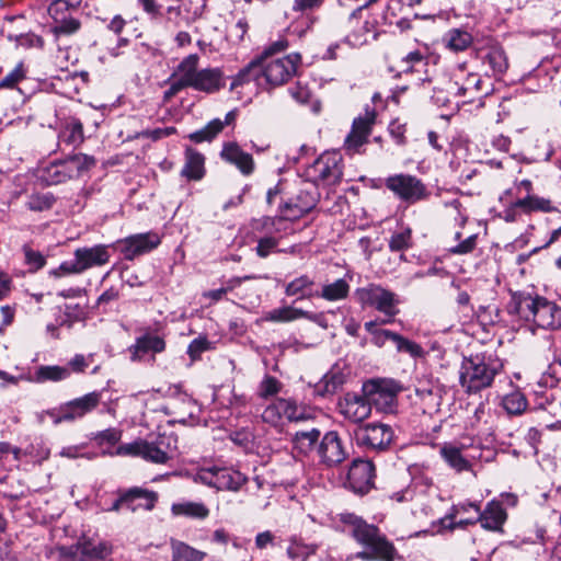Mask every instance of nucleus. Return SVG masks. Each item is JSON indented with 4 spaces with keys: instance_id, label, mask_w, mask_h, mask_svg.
Returning <instances> with one entry per match:
<instances>
[{
    "instance_id": "obj_14",
    "label": "nucleus",
    "mask_w": 561,
    "mask_h": 561,
    "mask_svg": "<svg viewBox=\"0 0 561 561\" xmlns=\"http://www.w3.org/2000/svg\"><path fill=\"white\" fill-rule=\"evenodd\" d=\"M375 112H366L364 116L356 117L353 121L351 131L346 136L343 149L348 156L362 153V148L368 142V137L375 124Z\"/></svg>"
},
{
    "instance_id": "obj_56",
    "label": "nucleus",
    "mask_w": 561,
    "mask_h": 561,
    "mask_svg": "<svg viewBox=\"0 0 561 561\" xmlns=\"http://www.w3.org/2000/svg\"><path fill=\"white\" fill-rule=\"evenodd\" d=\"M22 250L24 253L25 264L28 266L31 272H36L45 266L46 259L39 251L32 249L27 244L23 245Z\"/></svg>"
},
{
    "instance_id": "obj_35",
    "label": "nucleus",
    "mask_w": 561,
    "mask_h": 561,
    "mask_svg": "<svg viewBox=\"0 0 561 561\" xmlns=\"http://www.w3.org/2000/svg\"><path fill=\"white\" fill-rule=\"evenodd\" d=\"M253 80L257 82V85L263 87L260 62L256 58L231 77L230 90L243 87Z\"/></svg>"
},
{
    "instance_id": "obj_46",
    "label": "nucleus",
    "mask_w": 561,
    "mask_h": 561,
    "mask_svg": "<svg viewBox=\"0 0 561 561\" xmlns=\"http://www.w3.org/2000/svg\"><path fill=\"white\" fill-rule=\"evenodd\" d=\"M318 549V543H305L294 538L290 540V545L287 548V556L291 560L307 561L309 557L316 554Z\"/></svg>"
},
{
    "instance_id": "obj_7",
    "label": "nucleus",
    "mask_w": 561,
    "mask_h": 561,
    "mask_svg": "<svg viewBox=\"0 0 561 561\" xmlns=\"http://www.w3.org/2000/svg\"><path fill=\"white\" fill-rule=\"evenodd\" d=\"M95 165V159L84 153H77L61 161H55L41 169L39 178L47 185H57L79 176Z\"/></svg>"
},
{
    "instance_id": "obj_44",
    "label": "nucleus",
    "mask_w": 561,
    "mask_h": 561,
    "mask_svg": "<svg viewBox=\"0 0 561 561\" xmlns=\"http://www.w3.org/2000/svg\"><path fill=\"white\" fill-rule=\"evenodd\" d=\"M320 437V431L312 428L310 431L297 432L293 438L295 448L304 455L311 453Z\"/></svg>"
},
{
    "instance_id": "obj_41",
    "label": "nucleus",
    "mask_w": 561,
    "mask_h": 561,
    "mask_svg": "<svg viewBox=\"0 0 561 561\" xmlns=\"http://www.w3.org/2000/svg\"><path fill=\"white\" fill-rule=\"evenodd\" d=\"M348 293V283L343 278H339L331 284L324 285L320 293H316V296H319L328 301H336L346 298Z\"/></svg>"
},
{
    "instance_id": "obj_43",
    "label": "nucleus",
    "mask_w": 561,
    "mask_h": 561,
    "mask_svg": "<svg viewBox=\"0 0 561 561\" xmlns=\"http://www.w3.org/2000/svg\"><path fill=\"white\" fill-rule=\"evenodd\" d=\"M516 206H519L522 211L525 214H529L531 211L550 213L556 209L550 199L536 195H527L524 198H518L516 201Z\"/></svg>"
},
{
    "instance_id": "obj_34",
    "label": "nucleus",
    "mask_w": 561,
    "mask_h": 561,
    "mask_svg": "<svg viewBox=\"0 0 561 561\" xmlns=\"http://www.w3.org/2000/svg\"><path fill=\"white\" fill-rule=\"evenodd\" d=\"M465 447V445L457 447L453 444H444L439 450L442 458L457 472L467 471L471 468L470 461L461 454V449Z\"/></svg>"
},
{
    "instance_id": "obj_28",
    "label": "nucleus",
    "mask_w": 561,
    "mask_h": 561,
    "mask_svg": "<svg viewBox=\"0 0 561 561\" xmlns=\"http://www.w3.org/2000/svg\"><path fill=\"white\" fill-rule=\"evenodd\" d=\"M205 173V157L194 148L187 147L184 152L181 175L187 181H201Z\"/></svg>"
},
{
    "instance_id": "obj_42",
    "label": "nucleus",
    "mask_w": 561,
    "mask_h": 561,
    "mask_svg": "<svg viewBox=\"0 0 561 561\" xmlns=\"http://www.w3.org/2000/svg\"><path fill=\"white\" fill-rule=\"evenodd\" d=\"M314 285L313 278L308 275H301L291 282H289L285 287V294L287 296H297L300 298L312 297L316 296V293H312V287Z\"/></svg>"
},
{
    "instance_id": "obj_57",
    "label": "nucleus",
    "mask_w": 561,
    "mask_h": 561,
    "mask_svg": "<svg viewBox=\"0 0 561 561\" xmlns=\"http://www.w3.org/2000/svg\"><path fill=\"white\" fill-rule=\"evenodd\" d=\"M139 490L141 492L146 493L147 495H146V497L144 495V496H138V497L134 499L135 507L129 508V511L136 512L139 508H142L146 511H151L158 501V494L153 491H149V490H146L142 488H139Z\"/></svg>"
},
{
    "instance_id": "obj_39",
    "label": "nucleus",
    "mask_w": 561,
    "mask_h": 561,
    "mask_svg": "<svg viewBox=\"0 0 561 561\" xmlns=\"http://www.w3.org/2000/svg\"><path fill=\"white\" fill-rule=\"evenodd\" d=\"M244 482L245 478L239 471L219 467L215 489L237 491Z\"/></svg>"
},
{
    "instance_id": "obj_52",
    "label": "nucleus",
    "mask_w": 561,
    "mask_h": 561,
    "mask_svg": "<svg viewBox=\"0 0 561 561\" xmlns=\"http://www.w3.org/2000/svg\"><path fill=\"white\" fill-rule=\"evenodd\" d=\"M392 336L394 337L393 343L396 344L398 352L407 353L414 358L423 356L424 351L420 344L402 336L399 333H396V335Z\"/></svg>"
},
{
    "instance_id": "obj_8",
    "label": "nucleus",
    "mask_w": 561,
    "mask_h": 561,
    "mask_svg": "<svg viewBox=\"0 0 561 561\" xmlns=\"http://www.w3.org/2000/svg\"><path fill=\"white\" fill-rule=\"evenodd\" d=\"M356 296L363 306L371 307L389 318V320H383L382 323L390 322L400 312L399 305L401 300L399 296L381 285L369 284L366 287L358 288Z\"/></svg>"
},
{
    "instance_id": "obj_18",
    "label": "nucleus",
    "mask_w": 561,
    "mask_h": 561,
    "mask_svg": "<svg viewBox=\"0 0 561 561\" xmlns=\"http://www.w3.org/2000/svg\"><path fill=\"white\" fill-rule=\"evenodd\" d=\"M357 437L363 445L374 449H385L393 439V431L386 423H364Z\"/></svg>"
},
{
    "instance_id": "obj_22",
    "label": "nucleus",
    "mask_w": 561,
    "mask_h": 561,
    "mask_svg": "<svg viewBox=\"0 0 561 561\" xmlns=\"http://www.w3.org/2000/svg\"><path fill=\"white\" fill-rule=\"evenodd\" d=\"M469 506L477 513L478 520L484 529L497 531L506 520V512L497 501L488 503L483 512H481L480 507L474 503H470Z\"/></svg>"
},
{
    "instance_id": "obj_23",
    "label": "nucleus",
    "mask_w": 561,
    "mask_h": 561,
    "mask_svg": "<svg viewBox=\"0 0 561 561\" xmlns=\"http://www.w3.org/2000/svg\"><path fill=\"white\" fill-rule=\"evenodd\" d=\"M73 256L78 260L82 272L95 267L102 266L110 262L108 245L96 244L93 247H83L75 250Z\"/></svg>"
},
{
    "instance_id": "obj_53",
    "label": "nucleus",
    "mask_w": 561,
    "mask_h": 561,
    "mask_svg": "<svg viewBox=\"0 0 561 561\" xmlns=\"http://www.w3.org/2000/svg\"><path fill=\"white\" fill-rule=\"evenodd\" d=\"M26 78V68L20 61L13 70L0 80V89H14L16 85Z\"/></svg>"
},
{
    "instance_id": "obj_11",
    "label": "nucleus",
    "mask_w": 561,
    "mask_h": 561,
    "mask_svg": "<svg viewBox=\"0 0 561 561\" xmlns=\"http://www.w3.org/2000/svg\"><path fill=\"white\" fill-rule=\"evenodd\" d=\"M342 160L340 152L327 151L310 165L308 172L316 183L337 184L343 175Z\"/></svg>"
},
{
    "instance_id": "obj_25",
    "label": "nucleus",
    "mask_w": 561,
    "mask_h": 561,
    "mask_svg": "<svg viewBox=\"0 0 561 561\" xmlns=\"http://www.w3.org/2000/svg\"><path fill=\"white\" fill-rule=\"evenodd\" d=\"M347 378V373L339 364L331 369L313 386V393L319 397L334 394L342 388Z\"/></svg>"
},
{
    "instance_id": "obj_12",
    "label": "nucleus",
    "mask_w": 561,
    "mask_h": 561,
    "mask_svg": "<svg viewBox=\"0 0 561 561\" xmlns=\"http://www.w3.org/2000/svg\"><path fill=\"white\" fill-rule=\"evenodd\" d=\"M375 466L367 459H354L348 468L345 486L358 495L367 494L374 486Z\"/></svg>"
},
{
    "instance_id": "obj_24",
    "label": "nucleus",
    "mask_w": 561,
    "mask_h": 561,
    "mask_svg": "<svg viewBox=\"0 0 561 561\" xmlns=\"http://www.w3.org/2000/svg\"><path fill=\"white\" fill-rule=\"evenodd\" d=\"M225 85V76L220 68H204L199 70L190 88L213 94L220 91Z\"/></svg>"
},
{
    "instance_id": "obj_27",
    "label": "nucleus",
    "mask_w": 561,
    "mask_h": 561,
    "mask_svg": "<svg viewBox=\"0 0 561 561\" xmlns=\"http://www.w3.org/2000/svg\"><path fill=\"white\" fill-rule=\"evenodd\" d=\"M238 111L232 110L228 112L225 119L215 118L210 121L205 127L188 135V138L196 142L211 141L219 133L222 131L225 126L232 125L237 118Z\"/></svg>"
},
{
    "instance_id": "obj_64",
    "label": "nucleus",
    "mask_w": 561,
    "mask_h": 561,
    "mask_svg": "<svg viewBox=\"0 0 561 561\" xmlns=\"http://www.w3.org/2000/svg\"><path fill=\"white\" fill-rule=\"evenodd\" d=\"M209 346L210 343L206 337L194 339L187 347V354L192 360H196L201 357L202 353L209 348Z\"/></svg>"
},
{
    "instance_id": "obj_21",
    "label": "nucleus",
    "mask_w": 561,
    "mask_h": 561,
    "mask_svg": "<svg viewBox=\"0 0 561 561\" xmlns=\"http://www.w3.org/2000/svg\"><path fill=\"white\" fill-rule=\"evenodd\" d=\"M220 158L227 163L234 165L244 176H249L254 172L255 163L253 157L242 150L234 141H228L222 145Z\"/></svg>"
},
{
    "instance_id": "obj_19",
    "label": "nucleus",
    "mask_w": 561,
    "mask_h": 561,
    "mask_svg": "<svg viewBox=\"0 0 561 561\" xmlns=\"http://www.w3.org/2000/svg\"><path fill=\"white\" fill-rule=\"evenodd\" d=\"M112 553V545L106 541L93 542L89 538H81L76 545L68 548V554L78 561H102Z\"/></svg>"
},
{
    "instance_id": "obj_54",
    "label": "nucleus",
    "mask_w": 561,
    "mask_h": 561,
    "mask_svg": "<svg viewBox=\"0 0 561 561\" xmlns=\"http://www.w3.org/2000/svg\"><path fill=\"white\" fill-rule=\"evenodd\" d=\"M288 45V41L285 37H279L278 39L265 46V48L256 59L259 61H264L267 59L279 58L277 55L286 51Z\"/></svg>"
},
{
    "instance_id": "obj_47",
    "label": "nucleus",
    "mask_w": 561,
    "mask_h": 561,
    "mask_svg": "<svg viewBox=\"0 0 561 561\" xmlns=\"http://www.w3.org/2000/svg\"><path fill=\"white\" fill-rule=\"evenodd\" d=\"M502 407L510 416L520 415L527 408V400L520 391H513L502 399Z\"/></svg>"
},
{
    "instance_id": "obj_58",
    "label": "nucleus",
    "mask_w": 561,
    "mask_h": 561,
    "mask_svg": "<svg viewBox=\"0 0 561 561\" xmlns=\"http://www.w3.org/2000/svg\"><path fill=\"white\" fill-rule=\"evenodd\" d=\"M229 437L236 445L243 447L244 449L250 448L254 440V434L249 430V427L231 432Z\"/></svg>"
},
{
    "instance_id": "obj_38",
    "label": "nucleus",
    "mask_w": 561,
    "mask_h": 561,
    "mask_svg": "<svg viewBox=\"0 0 561 561\" xmlns=\"http://www.w3.org/2000/svg\"><path fill=\"white\" fill-rule=\"evenodd\" d=\"M198 60L199 57L196 54L186 56L176 67L173 77L179 78L190 87L201 70L198 69Z\"/></svg>"
},
{
    "instance_id": "obj_17",
    "label": "nucleus",
    "mask_w": 561,
    "mask_h": 561,
    "mask_svg": "<svg viewBox=\"0 0 561 561\" xmlns=\"http://www.w3.org/2000/svg\"><path fill=\"white\" fill-rule=\"evenodd\" d=\"M318 454L321 463L327 467H335L342 463L348 456L337 433L333 431L324 434L318 445Z\"/></svg>"
},
{
    "instance_id": "obj_48",
    "label": "nucleus",
    "mask_w": 561,
    "mask_h": 561,
    "mask_svg": "<svg viewBox=\"0 0 561 561\" xmlns=\"http://www.w3.org/2000/svg\"><path fill=\"white\" fill-rule=\"evenodd\" d=\"M60 14H57L56 18H53L55 20V25L53 27V32L55 35H71L77 33L80 27L81 23L78 19L69 15V16H59Z\"/></svg>"
},
{
    "instance_id": "obj_61",
    "label": "nucleus",
    "mask_w": 561,
    "mask_h": 561,
    "mask_svg": "<svg viewBox=\"0 0 561 561\" xmlns=\"http://www.w3.org/2000/svg\"><path fill=\"white\" fill-rule=\"evenodd\" d=\"M477 239H478L477 234H471V236L467 237L465 240L450 247L448 249V251L451 254H457V255H463V254L471 253L477 247Z\"/></svg>"
},
{
    "instance_id": "obj_45",
    "label": "nucleus",
    "mask_w": 561,
    "mask_h": 561,
    "mask_svg": "<svg viewBox=\"0 0 561 561\" xmlns=\"http://www.w3.org/2000/svg\"><path fill=\"white\" fill-rule=\"evenodd\" d=\"M56 197L49 192L32 193L25 203V207L31 211H46L53 208Z\"/></svg>"
},
{
    "instance_id": "obj_10",
    "label": "nucleus",
    "mask_w": 561,
    "mask_h": 561,
    "mask_svg": "<svg viewBox=\"0 0 561 561\" xmlns=\"http://www.w3.org/2000/svg\"><path fill=\"white\" fill-rule=\"evenodd\" d=\"M385 185L397 197L408 204L425 201L430 196V192L422 180L408 173L388 176Z\"/></svg>"
},
{
    "instance_id": "obj_4",
    "label": "nucleus",
    "mask_w": 561,
    "mask_h": 561,
    "mask_svg": "<svg viewBox=\"0 0 561 561\" xmlns=\"http://www.w3.org/2000/svg\"><path fill=\"white\" fill-rule=\"evenodd\" d=\"M500 365L484 357L463 358L459 370V382L467 393H477L490 387Z\"/></svg>"
},
{
    "instance_id": "obj_2",
    "label": "nucleus",
    "mask_w": 561,
    "mask_h": 561,
    "mask_svg": "<svg viewBox=\"0 0 561 561\" xmlns=\"http://www.w3.org/2000/svg\"><path fill=\"white\" fill-rule=\"evenodd\" d=\"M374 1L370 0L355 9L343 24L345 41L353 47H360L370 38L376 39L378 25L387 23L383 12L369 11V5Z\"/></svg>"
},
{
    "instance_id": "obj_60",
    "label": "nucleus",
    "mask_w": 561,
    "mask_h": 561,
    "mask_svg": "<svg viewBox=\"0 0 561 561\" xmlns=\"http://www.w3.org/2000/svg\"><path fill=\"white\" fill-rule=\"evenodd\" d=\"M82 0H56L54 1L49 8L48 12L51 18H56L57 14H61L65 10H76L80 7Z\"/></svg>"
},
{
    "instance_id": "obj_51",
    "label": "nucleus",
    "mask_w": 561,
    "mask_h": 561,
    "mask_svg": "<svg viewBox=\"0 0 561 561\" xmlns=\"http://www.w3.org/2000/svg\"><path fill=\"white\" fill-rule=\"evenodd\" d=\"M69 376V368L61 366H41L36 373L37 380L39 381H59L67 379Z\"/></svg>"
},
{
    "instance_id": "obj_15",
    "label": "nucleus",
    "mask_w": 561,
    "mask_h": 561,
    "mask_svg": "<svg viewBox=\"0 0 561 561\" xmlns=\"http://www.w3.org/2000/svg\"><path fill=\"white\" fill-rule=\"evenodd\" d=\"M100 392H90L82 398L72 400L61 407L60 409H53L47 411L46 414L54 419V421H68L77 417H82L87 412L96 408L100 402Z\"/></svg>"
},
{
    "instance_id": "obj_50",
    "label": "nucleus",
    "mask_w": 561,
    "mask_h": 561,
    "mask_svg": "<svg viewBox=\"0 0 561 561\" xmlns=\"http://www.w3.org/2000/svg\"><path fill=\"white\" fill-rule=\"evenodd\" d=\"M255 241L257 243L255 247V253L261 259L267 257L271 253L283 251L277 249L279 238L276 237V234L259 236Z\"/></svg>"
},
{
    "instance_id": "obj_55",
    "label": "nucleus",
    "mask_w": 561,
    "mask_h": 561,
    "mask_svg": "<svg viewBox=\"0 0 561 561\" xmlns=\"http://www.w3.org/2000/svg\"><path fill=\"white\" fill-rule=\"evenodd\" d=\"M411 236L412 231L410 228L394 232L389 240V249L393 252L409 249L411 247Z\"/></svg>"
},
{
    "instance_id": "obj_49",
    "label": "nucleus",
    "mask_w": 561,
    "mask_h": 561,
    "mask_svg": "<svg viewBox=\"0 0 561 561\" xmlns=\"http://www.w3.org/2000/svg\"><path fill=\"white\" fill-rule=\"evenodd\" d=\"M144 495L146 496L147 494L141 492L137 486L122 491L107 511L118 512L122 507H126L127 510L134 508V499Z\"/></svg>"
},
{
    "instance_id": "obj_36",
    "label": "nucleus",
    "mask_w": 561,
    "mask_h": 561,
    "mask_svg": "<svg viewBox=\"0 0 561 561\" xmlns=\"http://www.w3.org/2000/svg\"><path fill=\"white\" fill-rule=\"evenodd\" d=\"M171 513L174 516H185L194 519H205L209 515V510L203 503L186 501L173 503L171 506Z\"/></svg>"
},
{
    "instance_id": "obj_5",
    "label": "nucleus",
    "mask_w": 561,
    "mask_h": 561,
    "mask_svg": "<svg viewBox=\"0 0 561 561\" xmlns=\"http://www.w3.org/2000/svg\"><path fill=\"white\" fill-rule=\"evenodd\" d=\"M404 390L403 385L393 378H371L363 383V393L371 408L385 415L396 413L398 396Z\"/></svg>"
},
{
    "instance_id": "obj_33",
    "label": "nucleus",
    "mask_w": 561,
    "mask_h": 561,
    "mask_svg": "<svg viewBox=\"0 0 561 561\" xmlns=\"http://www.w3.org/2000/svg\"><path fill=\"white\" fill-rule=\"evenodd\" d=\"M170 548L172 561H204L207 556L206 552L173 538L170 540Z\"/></svg>"
},
{
    "instance_id": "obj_40",
    "label": "nucleus",
    "mask_w": 561,
    "mask_h": 561,
    "mask_svg": "<svg viewBox=\"0 0 561 561\" xmlns=\"http://www.w3.org/2000/svg\"><path fill=\"white\" fill-rule=\"evenodd\" d=\"M83 125L78 118H71L59 133V141L77 147L83 142Z\"/></svg>"
},
{
    "instance_id": "obj_59",
    "label": "nucleus",
    "mask_w": 561,
    "mask_h": 561,
    "mask_svg": "<svg viewBox=\"0 0 561 561\" xmlns=\"http://www.w3.org/2000/svg\"><path fill=\"white\" fill-rule=\"evenodd\" d=\"M282 383L272 376H266L260 383L259 394L262 398H267L277 394L280 391Z\"/></svg>"
},
{
    "instance_id": "obj_37",
    "label": "nucleus",
    "mask_w": 561,
    "mask_h": 561,
    "mask_svg": "<svg viewBox=\"0 0 561 561\" xmlns=\"http://www.w3.org/2000/svg\"><path fill=\"white\" fill-rule=\"evenodd\" d=\"M443 42L445 43L446 48L458 53L468 49L473 43V37L465 30L451 28L445 34Z\"/></svg>"
},
{
    "instance_id": "obj_32",
    "label": "nucleus",
    "mask_w": 561,
    "mask_h": 561,
    "mask_svg": "<svg viewBox=\"0 0 561 561\" xmlns=\"http://www.w3.org/2000/svg\"><path fill=\"white\" fill-rule=\"evenodd\" d=\"M284 224L285 220L283 218H272L268 216L252 219L250 222L251 239L256 240L259 236L279 233L285 230V228L282 227Z\"/></svg>"
},
{
    "instance_id": "obj_20",
    "label": "nucleus",
    "mask_w": 561,
    "mask_h": 561,
    "mask_svg": "<svg viewBox=\"0 0 561 561\" xmlns=\"http://www.w3.org/2000/svg\"><path fill=\"white\" fill-rule=\"evenodd\" d=\"M337 409L348 421H365L371 412V404L365 396L346 393L339 401Z\"/></svg>"
},
{
    "instance_id": "obj_16",
    "label": "nucleus",
    "mask_w": 561,
    "mask_h": 561,
    "mask_svg": "<svg viewBox=\"0 0 561 561\" xmlns=\"http://www.w3.org/2000/svg\"><path fill=\"white\" fill-rule=\"evenodd\" d=\"M317 417L318 415L314 412L306 414L299 411L295 400L284 398L276 399L263 413V421H308Z\"/></svg>"
},
{
    "instance_id": "obj_26",
    "label": "nucleus",
    "mask_w": 561,
    "mask_h": 561,
    "mask_svg": "<svg viewBox=\"0 0 561 561\" xmlns=\"http://www.w3.org/2000/svg\"><path fill=\"white\" fill-rule=\"evenodd\" d=\"M482 65L486 67L485 75L493 77L503 76L508 69V59L506 53L501 46L489 47L484 53H480Z\"/></svg>"
},
{
    "instance_id": "obj_29",
    "label": "nucleus",
    "mask_w": 561,
    "mask_h": 561,
    "mask_svg": "<svg viewBox=\"0 0 561 561\" xmlns=\"http://www.w3.org/2000/svg\"><path fill=\"white\" fill-rule=\"evenodd\" d=\"M300 318L309 319L319 324H322L321 320H323L321 314H313L290 306L273 309L264 316V320L270 322H290Z\"/></svg>"
},
{
    "instance_id": "obj_63",
    "label": "nucleus",
    "mask_w": 561,
    "mask_h": 561,
    "mask_svg": "<svg viewBox=\"0 0 561 561\" xmlns=\"http://www.w3.org/2000/svg\"><path fill=\"white\" fill-rule=\"evenodd\" d=\"M424 64V56L420 50L410 51L401 59V70L412 72L416 65Z\"/></svg>"
},
{
    "instance_id": "obj_31",
    "label": "nucleus",
    "mask_w": 561,
    "mask_h": 561,
    "mask_svg": "<svg viewBox=\"0 0 561 561\" xmlns=\"http://www.w3.org/2000/svg\"><path fill=\"white\" fill-rule=\"evenodd\" d=\"M481 84L482 79L478 73H468L461 84L455 81L449 83V88L455 95L465 98L466 102H472L482 91Z\"/></svg>"
},
{
    "instance_id": "obj_62",
    "label": "nucleus",
    "mask_w": 561,
    "mask_h": 561,
    "mask_svg": "<svg viewBox=\"0 0 561 561\" xmlns=\"http://www.w3.org/2000/svg\"><path fill=\"white\" fill-rule=\"evenodd\" d=\"M83 273L78 260L73 256L72 261H65L62 262L58 268L53 270L50 272V275L55 277H60L64 275H70V274H81Z\"/></svg>"
},
{
    "instance_id": "obj_9",
    "label": "nucleus",
    "mask_w": 561,
    "mask_h": 561,
    "mask_svg": "<svg viewBox=\"0 0 561 561\" xmlns=\"http://www.w3.org/2000/svg\"><path fill=\"white\" fill-rule=\"evenodd\" d=\"M300 61L299 54H289L280 58L259 61L263 85L274 88L285 84L296 75Z\"/></svg>"
},
{
    "instance_id": "obj_30",
    "label": "nucleus",
    "mask_w": 561,
    "mask_h": 561,
    "mask_svg": "<svg viewBox=\"0 0 561 561\" xmlns=\"http://www.w3.org/2000/svg\"><path fill=\"white\" fill-rule=\"evenodd\" d=\"M164 348L165 342L162 337L146 333L136 339L135 344L129 347V352L131 354V359L137 360L144 354L149 352L161 353Z\"/></svg>"
},
{
    "instance_id": "obj_6",
    "label": "nucleus",
    "mask_w": 561,
    "mask_h": 561,
    "mask_svg": "<svg viewBox=\"0 0 561 561\" xmlns=\"http://www.w3.org/2000/svg\"><path fill=\"white\" fill-rule=\"evenodd\" d=\"M175 443L176 439L171 434L159 432L154 439H138L119 446L118 453L138 456L153 463H165L170 459L169 453L175 446Z\"/></svg>"
},
{
    "instance_id": "obj_13",
    "label": "nucleus",
    "mask_w": 561,
    "mask_h": 561,
    "mask_svg": "<svg viewBox=\"0 0 561 561\" xmlns=\"http://www.w3.org/2000/svg\"><path fill=\"white\" fill-rule=\"evenodd\" d=\"M160 243L161 236L156 231L131 234L116 242L119 252L127 261H133L137 256L151 252Z\"/></svg>"
},
{
    "instance_id": "obj_3",
    "label": "nucleus",
    "mask_w": 561,
    "mask_h": 561,
    "mask_svg": "<svg viewBox=\"0 0 561 561\" xmlns=\"http://www.w3.org/2000/svg\"><path fill=\"white\" fill-rule=\"evenodd\" d=\"M515 311L538 328L556 329L561 325V308L543 297L520 296L515 301Z\"/></svg>"
},
{
    "instance_id": "obj_1",
    "label": "nucleus",
    "mask_w": 561,
    "mask_h": 561,
    "mask_svg": "<svg viewBox=\"0 0 561 561\" xmlns=\"http://www.w3.org/2000/svg\"><path fill=\"white\" fill-rule=\"evenodd\" d=\"M339 519L348 527V534L352 538L365 547V550L356 552V559L362 561H394L397 549L377 526L368 524L360 516L353 513H342L339 515Z\"/></svg>"
}]
</instances>
